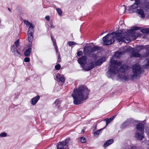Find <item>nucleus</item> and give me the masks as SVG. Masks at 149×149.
<instances>
[{
    "instance_id": "obj_1",
    "label": "nucleus",
    "mask_w": 149,
    "mask_h": 149,
    "mask_svg": "<svg viewBox=\"0 0 149 149\" xmlns=\"http://www.w3.org/2000/svg\"><path fill=\"white\" fill-rule=\"evenodd\" d=\"M134 31L133 30H123L107 34L103 38V44L106 45L112 44L114 42V38L119 42H125L126 43H129L130 41V37L133 36Z\"/></svg>"
},
{
    "instance_id": "obj_2",
    "label": "nucleus",
    "mask_w": 149,
    "mask_h": 149,
    "mask_svg": "<svg viewBox=\"0 0 149 149\" xmlns=\"http://www.w3.org/2000/svg\"><path fill=\"white\" fill-rule=\"evenodd\" d=\"M89 91L85 86L79 87L77 89L74 90L72 94L73 97V103L76 105L81 104L87 99Z\"/></svg>"
},
{
    "instance_id": "obj_3",
    "label": "nucleus",
    "mask_w": 149,
    "mask_h": 149,
    "mask_svg": "<svg viewBox=\"0 0 149 149\" xmlns=\"http://www.w3.org/2000/svg\"><path fill=\"white\" fill-rule=\"evenodd\" d=\"M122 64L120 61H117L112 59L110 61V67L109 70L107 72V75L108 77L114 76L116 74L119 72L118 67Z\"/></svg>"
},
{
    "instance_id": "obj_4",
    "label": "nucleus",
    "mask_w": 149,
    "mask_h": 149,
    "mask_svg": "<svg viewBox=\"0 0 149 149\" xmlns=\"http://www.w3.org/2000/svg\"><path fill=\"white\" fill-rule=\"evenodd\" d=\"M136 128L138 131L137 132L135 136L138 140H141L144 137L143 135L144 132V125L141 123H139L138 124Z\"/></svg>"
},
{
    "instance_id": "obj_5",
    "label": "nucleus",
    "mask_w": 149,
    "mask_h": 149,
    "mask_svg": "<svg viewBox=\"0 0 149 149\" xmlns=\"http://www.w3.org/2000/svg\"><path fill=\"white\" fill-rule=\"evenodd\" d=\"M133 74L130 76V78L133 80L139 77L141 73V67L138 64H136L132 67Z\"/></svg>"
},
{
    "instance_id": "obj_6",
    "label": "nucleus",
    "mask_w": 149,
    "mask_h": 149,
    "mask_svg": "<svg viewBox=\"0 0 149 149\" xmlns=\"http://www.w3.org/2000/svg\"><path fill=\"white\" fill-rule=\"evenodd\" d=\"M128 67L126 65L122 66L120 68V71L122 72V73L121 74L119 73L118 75V77L122 80L126 81L130 79L129 76L125 75L123 73L126 71Z\"/></svg>"
},
{
    "instance_id": "obj_7",
    "label": "nucleus",
    "mask_w": 149,
    "mask_h": 149,
    "mask_svg": "<svg viewBox=\"0 0 149 149\" xmlns=\"http://www.w3.org/2000/svg\"><path fill=\"white\" fill-rule=\"evenodd\" d=\"M105 60V57H103L97 60L95 62H93L90 63L89 65L88 68L87 69V70H90L94 68L96 66L100 65Z\"/></svg>"
},
{
    "instance_id": "obj_8",
    "label": "nucleus",
    "mask_w": 149,
    "mask_h": 149,
    "mask_svg": "<svg viewBox=\"0 0 149 149\" xmlns=\"http://www.w3.org/2000/svg\"><path fill=\"white\" fill-rule=\"evenodd\" d=\"M69 141V139H66L63 141L59 142L57 146V149H68L67 144Z\"/></svg>"
},
{
    "instance_id": "obj_9",
    "label": "nucleus",
    "mask_w": 149,
    "mask_h": 149,
    "mask_svg": "<svg viewBox=\"0 0 149 149\" xmlns=\"http://www.w3.org/2000/svg\"><path fill=\"white\" fill-rule=\"evenodd\" d=\"M132 48L131 47H125L123 48V49L122 50V51H123L122 52H116L114 56L116 58L119 57L120 55L123 54V52L129 51V50H131Z\"/></svg>"
},
{
    "instance_id": "obj_10",
    "label": "nucleus",
    "mask_w": 149,
    "mask_h": 149,
    "mask_svg": "<svg viewBox=\"0 0 149 149\" xmlns=\"http://www.w3.org/2000/svg\"><path fill=\"white\" fill-rule=\"evenodd\" d=\"M11 51L15 56L20 57L21 56L20 53L18 51L14 45H13L11 46Z\"/></svg>"
},
{
    "instance_id": "obj_11",
    "label": "nucleus",
    "mask_w": 149,
    "mask_h": 149,
    "mask_svg": "<svg viewBox=\"0 0 149 149\" xmlns=\"http://www.w3.org/2000/svg\"><path fill=\"white\" fill-rule=\"evenodd\" d=\"M33 32H31L30 31L28 32V40L29 44L28 45L29 47H31L32 45V42L33 39Z\"/></svg>"
},
{
    "instance_id": "obj_12",
    "label": "nucleus",
    "mask_w": 149,
    "mask_h": 149,
    "mask_svg": "<svg viewBox=\"0 0 149 149\" xmlns=\"http://www.w3.org/2000/svg\"><path fill=\"white\" fill-rule=\"evenodd\" d=\"M24 22L26 25V27L28 28V32L30 31L31 32H33V29L34 28V26L32 24L26 20H24Z\"/></svg>"
},
{
    "instance_id": "obj_13",
    "label": "nucleus",
    "mask_w": 149,
    "mask_h": 149,
    "mask_svg": "<svg viewBox=\"0 0 149 149\" xmlns=\"http://www.w3.org/2000/svg\"><path fill=\"white\" fill-rule=\"evenodd\" d=\"M86 57L84 56L81 58L78 59L77 61L81 65H84L86 63Z\"/></svg>"
},
{
    "instance_id": "obj_14",
    "label": "nucleus",
    "mask_w": 149,
    "mask_h": 149,
    "mask_svg": "<svg viewBox=\"0 0 149 149\" xmlns=\"http://www.w3.org/2000/svg\"><path fill=\"white\" fill-rule=\"evenodd\" d=\"M40 98V97L39 95H37L32 99L31 100V104L33 105H35L39 100Z\"/></svg>"
},
{
    "instance_id": "obj_15",
    "label": "nucleus",
    "mask_w": 149,
    "mask_h": 149,
    "mask_svg": "<svg viewBox=\"0 0 149 149\" xmlns=\"http://www.w3.org/2000/svg\"><path fill=\"white\" fill-rule=\"evenodd\" d=\"M31 51V49L30 47H29L28 49H26L24 52V55L26 56H30Z\"/></svg>"
},
{
    "instance_id": "obj_16",
    "label": "nucleus",
    "mask_w": 149,
    "mask_h": 149,
    "mask_svg": "<svg viewBox=\"0 0 149 149\" xmlns=\"http://www.w3.org/2000/svg\"><path fill=\"white\" fill-rule=\"evenodd\" d=\"M143 64V66L145 68H147L148 66L149 65V58L144 61Z\"/></svg>"
},
{
    "instance_id": "obj_17",
    "label": "nucleus",
    "mask_w": 149,
    "mask_h": 149,
    "mask_svg": "<svg viewBox=\"0 0 149 149\" xmlns=\"http://www.w3.org/2000/svg\"><path fill=\"white\" fill-rule=\"evenodd\" d=\"M140 56V54L136 51H134L132 53V57H139Z\"/></svg>"
},
{
    "instance_id": "obj_18",
    "label": "nucleus",
    "mask_w": 149,
    "mask_h": 149,
    "mask_svg": "<svg viewBox=\"0 0 149 149\" xmlns=\"http://www.w3.org/2000/svg\"><path fill=\"white\" fill-rule=\"evenodd\" d=\"M126 7L125 6H121L119 9V11L121 13H124L126 10Z\"/></svg>"
},
{
    "instance_id": "obj_19",
    "label": "nucleus",
    "mask_w": 149,
    "mask_h": 149,
    "mask_svg": "<svg viewBox=\"0 0 149 149\" xmlns=\"http://www.w3.org/2000/svg\"><path fill=\"white\" fill-rule=\"evenodd\" d=\"M113 140L111 139L107 141L104 144V145L105 147H107L109 145L111 144L113 142Z\"/></svg>"
},
{
    "instance_id": "obj_20",
    "label": "nucleus",
    "mask_w": 149,
    "mask_h": 149,
    "mask_svg": "<svg viewBox=\"0 0 149 149\" xmlns=\"http://www.w3.org/2000/svg\"><path fill=\"white\" fill-rule=\"evenodd\" d=\"M114 116H112L109 119L106 118L105 120L106 121V126H107L114 119Z\"/></svg>"
},
{
    "instance_id": "obj_21",
    "label": "nucleus",
    "mask_w": 149,
    "mask_h": 149,
    "mask_svg": "<svg viewBox=\"0 0 149 149\" xmlns=\"http://www.w3.org/2000/svg\"><path fill=\"white\" fill-rule=\"evenodd\" d=\"M52 40L53 42L55 48V49L56 50V52H57L58 50H57V46L56 44V42H55V40L52 38Z\"/></svg>"
},
{
    "instance_id": "obj_22",
    "label": "nucleus",
    "mask_w": 149,
    "mask_h": 149,
    "mask_svg": "<svg viewBox=\"0 0 149 149\" xmlns=\"http://www.w3.org/2000/svg\"><path fill=\"white\" fill-rule=\"evenodd\" d=\"M88 47L85 46L84 48V53L85 54H86L89 53L88 51Z\"/></svg>"
},
{
    "instance_id": "obj_23",
    "label": "nucleus",
    "mask_w": 149,
    "mask_h": 149,
    "mask_svg": "<svg viewBox=\"0 0 149 149\" xmlns=\"http://www.w3.org/2000/svg\"><path fill=\"white\" fill-rule=\"evenodd\" d=\"M7 136V134L4 132H2L0 134V137L1 138L5 137Z\"/></svg>"
},
{
    "instance_id": "obj_24",
    "label": "nucleus",
    "mask_w": 149,
    "mask_h": 149,
    "mask_svg": "<svg viewBox=\"0 0 149 149\" xmlns=\"http://www.w3.org/2000/svg\"><path fill=\"white\" fill-rule=\"evenodd\" d=\"M142 32L144 33H149V28L144 29L141 30Z\"/></svg>"
},
{
    "instance_id": "obj_25",
    "label": "nucleus",
    "mask_w": 149,
    "mask_h": 149,
    "mask_svg": "<svg viewBox=\"0 0 149 149\" xmlns=\"http://www.w3.org/2000/svg\"><path fill=\"white\" fill-rule=\"evenodd\" d=\"M65 81V79L63 75H61V77L59 79V81L62 82H64Z\"/></svg>"
},
{
    "instance_id": "obj_26",
    "label": "nucleus",
    "mask_w": 149,
    "mask_h": 149,
    "mask_svg": "<svg viewBox=\"0 0 149 149\" xmlns=\"http://www.w3.org/2000/svg\"><path fill=\"white\" fill-rule=\"evenodd\" d=\"M14 45L16 48L18 47L19 46V40L18 39L15 42Z\"/></svg>"
},
{
    "instance_id": "obj_27",
    "label": "nucleus",
    "mask_w": 149,
    "mask_h": 149,
    "mask_svg": "<svg viewBox=\"0 0 149 149\" xmlns=\"http://www.w3.org/2000/svg\"><path fill=\"white\" fill-rule=\"evenodd\" d=\"M99 49V47L97 46H96L92 48L91 49V52H93Z\"/></svg>"
},
{
    "instance_id": "obj_28",
    "label": "nucleus",
    "mask_w": 149,
    "mask_h": 149,
    "mask_svg": "<svg viewBox=\"0 0 149 149\" xmlns=\"http://www.w3.org/2000/svg\"><path fill=\"white\" fill-rule=\"evenodd\" d=\"M102 130V129H101L100 130H98L95 131L94 133V135L95 136H97L100 133V131Z\"/></svg>"
},
{
    "instance_id": "obj_29",
    "label": "nucleus",
    "mask_w": 149,
    "mask_h": 149,
    "mask_svg": "<svg viewBox=\"0 0 149 149\" xmlns=\"http://www.w3.org/2000/svg\"><path fill=\"white\" fill-rule=\"evenodd\" d=\"M68 44L70 46H71L72 45H75L77 44V43H76L74 42L71 41L68 42Z\"/></svg>"
},
{
    "instance_id": "obj_30",
    "label": "nucleus",
    "mask_w": 149,
    "mask_h": 149,
    "mask_svg": "<svg viewBox=\"0 0 149 149\" xmlns=\"http://www.w3.org/2000/svg\"><path fill=\"white\" fill-rule=\"evenodd\" d=\"M80 141L82 143H85L86 142V140L84 137H81L80 138Z\"/></svg>"
},
{
    "instance_id": "obj_31",
    "label": "nucleus",
    "mask_w": 149,
    "mask_h": 149,
    "mask_svg": "<svg viewBox=\"0 0 149 149\" xmlns=\"http://www.w3.org/2000/svg\"><path fill=\"white\" fill-rule=\"evenodd\" d=\"M56 10L57 11L58 13L60 15H61L62 14V12L61 10L59 8H56Z\"/></svg>"
},
{
    "instance_id": "obj_32",
    "label": "nucleus",
    "mask_w": 149,
    "mask_h": 149,
    "mask_svg": "<svg viewBox=\"0 0 149 149\" xmlns=\"http://www.w3.org/2000/svg\"><path fill=\"white\" fill-rule=\"evenodd\" d=\"M59 103V101L58 100H56L54 102L53 104V105H55V106H56L58 105Z\"/></svg>"
},
{
    "instance_id": "obj_33",
    "label": "nucleus",
    "mask_w": 149,
    "mask_h": 149,
    "mask_svg": "<svg viewBox=\"0 0 149 149\" xmlns=\"http://www.w3.org/2000/svg\"><path fill=\"white\" fill-rule=\"evenodd\" d=\"M61 68V65H60L58 64L56 65L55 66V69L56 70H59Z\"/></svg>"
},
{
    "instance_id": "obj_34",
    "label": "nucleus",
    "mask_w": 149,
    "mask_h": 149,
    "mask_svg": "<svg viewBox=\"0 0 149 149\" xmlns=\"http://www.w3.org/2000/svg\"><path fill=\"white\" fill-rule=\"evenodd\" d=\"M82 53H83L81 51H80L77 52V55L79 57L82 55Z\"/></svg>"
},
{
    "instance_id": "obj_35",
    "label": "nucleus",
    "mask_w": 149,
    "mask_h": 149,
    "mask_svg": "<svg viewBox=\"0 0 149 149\" xmlns=\"http://www.w3.org/2000/svg\"><path fill=\"white\" fill-rule=\"evenodd\" d=\"M145 132L147 134L149 135V127H148L146 129Z\"/></svg>"
},
{
    "instance_id": "obj_36",
    "label": "nucleus",
    "mask_w": 149,
    "mask_h": 149,
    "mask_svg": "<svg viewBox=\"0 0 149 149\" xmlns=\"http://www.w3.org/2000/svg\"><path fill=\"white\" fill-rule=\"evenodd\" d=\"M24 61L25 62H29L30 61V59L29 58L26 57L24 59Z\"/></svg>"
},
{
    "instance_id": "obj_37",
    "label": "nucleus",
    "mask_w": 149,
    "mask_h": 149,
    "mask_svg": "<svg viewBox=\"0 0 149 149\" xmlns=\"http://www.w3.org/2000/svg\"><path fill=\"white\" fill-rule=\"evenodd\" d=\"M56 77L57 79H58L60 78V77H61V76L60 75V74L58 73H57L56 74Z\"/></svg>"
},
{
    "instance_id": "obj_38",
    "label": "nucleus",
    "mask_w": 149,
    "mask_h": 149,
    "mask_svg": "<svg viewBox=\"0 0 149 149\" xmlns=\"http://www.w3.org/2000/svg\"><path fill=\"white\" fill-rule=\"evenodd\" d=\"M45 19L48 21L49 20V17L48 16H47L45 17Z\"/></svg>"
},
{
    "instance_id": "obj_39",
    "label": "nucleus",
    "mask_w": 149,
    "mask_h": 149,
    "mask_svg": "<svg viewBox=\"0 0 149 149\" xmlns=\"http://www.w3.org/2000/svg\"><path fill=\"white\" fill-rule=\"evenodd\" d=\"M61 60L60 55L59 54L58 55V62L60 61Z\"/></svg>"
},
{
    "instance_id": "obj_40",
    "label": "nucleus",
    "mask_w": 149,
    "mask_h": 149,
    "mask_svg": "<svg viewBox=\"0 0 149 149\" xmlns=\"http://www.w3.org/2000/svg\"><path fill=\"white\" fill-rule=\"evenodd\" d=\"M50 27L53 29H54L55 28L54 26L52 24H50Z\"/></svg>"
},
{
    "instance_id": "obj_41",
    "label": "nucleus",
    "mask_w": 149,
    "mask_h": 149,
    "mask_svg": "<svg viewBox=\"0 0 149 149\" xmlns=\"http://www.w3.org/2000/svg\"><path fill=\"white\" fill-rule=\"evenodd\" d=\"M136 146H133L131 147V149H136Z\"/></svg>"
},
{
    "instance_id": "obj_42",
    "label": "nucleus",
    "mask_w": 149,
    "mask_h": 149,
    "mask_svg": "<svg viewBox=\"0 0 149 149\" xmlns=\"http://www.w3.org/2000/svg\"><path fill=\"white\" fill-rule=\"evenodd\" d=\"M84 130H81V132L82 133H84Z\"/></svg>"
},
{
    "instance_id": "obj_43",
    "label": "nucleus",
    "mask_w": 149,
    "mask_h": 149,
    "mask_svg": "<svg viewBox=\"0 0 149 149\" xmlns=\"http://www.w3.org/2000/svg\"><path fill=\"white\" fill-rule=\"evenodd\" d=\"M8 10L9 11H11V10H10V9L9 8H8Z\"/></svg>"
},
{
    "instance_id": "obj_44",
    "label": "nucleus",
    "mask_w": 149,
    "mask_h": 149,
    "mask_svg": "<svg viewBox=\"0 0 149 149\" xmlns=\"http://www.w3.org/2000/svg\"><path fill=\"white\" fill-rule=\"evenodd\" d=\"M138 28H136V29H135V30H138Z\"/></svg>"
},
{
    "instance_id": "obj_45",
    "label": "nucleus",
    "mask_w": 149,
    "mask_h": 149,
    "mask_svg": "<svg viewBox=\"0 0 149 149\" xmlns=\"http://www.w3.org/2000/svg\"><path fill=\"white\" fill-rule=\"evenodd\" d=\"M125 122L124 123H123V125H124L125 124Z\"/></svg>"
},
{
    "instance_id": "obj_46",
    "label": "nucleus",
    "mask_w": 149,
    "mask_h": 149,
    "mask_svg": "<svg viewBox=\"0 0 149 149\" xmlns=\"http://www.w3.org/2000/svg\"><path fill=\"white\" fill-rule=\"evenodd\" d=\"M103 34V33H102V34H101V35H102V34Z\"/></svg>"
}]
</instances>
